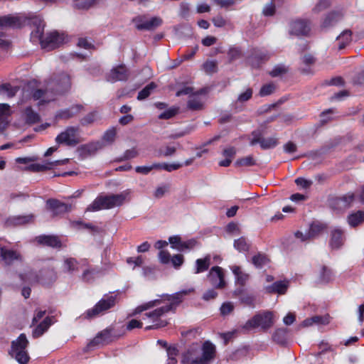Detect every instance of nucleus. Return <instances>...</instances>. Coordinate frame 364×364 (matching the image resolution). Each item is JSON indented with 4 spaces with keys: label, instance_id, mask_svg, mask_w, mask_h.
Here are the masks:
<instances>
[{
    "label": "nucleus",
    "instance_id": "4c0bfd02",
    "mask_svg": "<svg viewBox=\"0 0 364 364\" xmlns=\"http://www.w3.org/2000/svg\"><path fill=\"white\" fill-rule=\"evenodd\" d=\"M101 269L97 268L87 269L83 272L82 279L85 282H91L101 273Z\"/></svg>",
    "mask_w": 364,
    "mask_h": 364
},
{
    "label": "nucleus",
    "instance_id": "6e6552de",
    "mask_svg": "<svg viewBox=\"0 0 364 364\" xmlns=\"http://www.w3.org/2000/svg\"><path fill=\"white\" fill-rule=\"evenodd\" d=\"M116 299V296H105V298L99 301L93 308L88 309L85 312V318L88 319L95 318L111 309L115 305Z\"/></svg>",
    "mask_w": 364,
    "mask_h": 364
},
{
    "label": "nucleus",
    "instance_id": "69168bd1",
    "mask_svg": "<svg viewBox=\"0 0 364 364\" xmlns=\"http://www.w3.org/2000/svg\"><path fill=\"white\" fill-rule=\"evenodd\" d=\"M171 261V263L173 266L178 269L179 268L183 263L184 259L183 256L182 255H173L171 259H170Z\"/></svg>",
    "mask_w": 364,
    "mask_h": 364
},
{
    "label": "nucleus",
    "instance_id": "4468645a",
    "mask_svg": "<svg viewBox=\"0 0 364 364\" xmlns=\"http://www.w3.org/2000/svg\"><path fill=\"white\" fill-rule=\"evenodd\" d=\"M47 208L52 212L53 216H58L70 211L72 206L57 199H48L46 201Z\"/></svg>",
    "mask_w": 364,
    "mask_h": 364
},
{
    "label": "nucleus",
    "instance_id": "aec40b11",
    "mask_svg": "<svg viewBox=\"0 0 364 364\" xmlns=\"http://www.w3.org/2000/svg\"><path fill=\"white\" fill-rule=\"evenodd\" d=\"M34 220V215H14L8 218L5 221L6 227H16L31 223Z\"/></svg>",
    "mask_w": 364,
    "mask_h": 364
},
{
    "label": "nucleus",
    "instance_id": "e433bc0d",
    "mask_svg": "<svg viewBox=\"0 0 364 364\" xmlns=\"http://www.w3.org/2000/svg\"><path fill=\"white\" fill-rule=\"evenodd\" d=\"M242 291L240 289L235 291L234 294L236 296H239L240 294V300L241 303L244 304L246 306L254 307L255 297L249 294L242 293Z\"/></svg>",
    "mask_w": 364,
    "mask_h": 364
},
{
    "label": "nucleus",
    "instance_id": "a18cd8bd",
    "mask_svg": "<svg viewBox=\"0 0 364 364\" xmlns=\"http://www.w3.org/2000/svg\"><path fill=\"white\" fill-rule=\"evenodd\" d=\"M102 148V144L100 141H95L83 146L85 152L89 154H95L98 150Z\"/></svg>",
    "mask_w": 364,
    "mask_h": 364
},
{
    "label": "nucleus",
    "instance_id": "f704fd0d",
    "mask_svg": "<svg viewBox=\"0 0 364 364\" xmlns=\"http://www.w3.org/2000/svg\"><path fill=\"white\" fill-rule=\"evenodd\" d=\"M324 224L320 222H314L311 224L309 229V237L314 239L319 235V234L325 229Z\"/></svg>",
    "mask_w": 364,
    "mask_h": 364
},
{
    "label": "nucleus",
    "instance_id": "9b49d317",
    "mask_svg": "<svg viewBox=\"0 0 364 364\" xmlns=\"http://www.w3.org/2000/svg\"><path fill=\"white\" fill-rule=\"evenodd\" d=\"M208 279L210 284L216 289H224L226 286L225 274L222 267H213L208 274Z\"/></svg>",
    "mask_w": 364,
    "mask_h": 364
},
{
    "label": "nucleus",
    "instance_id": "a211bd4d",
    "mask_svg": "<svg viewBox=\"0 0 364 364\" xmlns=\"http://www.w3.org/2000/svg\"><path fill=\"white\" fill-rule=\"evenodd\" d=\"M342 10L331 11L323 18L321 26L323 28L328 29L335 26L343 18Z\"/></svg>",
    "mask_w": 364,
    "mask_h": 364
},
{
    "label": "nucleus",
    "instance_id": "c756f323",
    "mask_svg": "<svg viewBox=\"0 0 364 364\" xmlns=\"http://www.w3.org/2000/svg\"><path fill=\"white\" fill-rule=\"evenodd\" d=\"M343 242V232L340 229H335L331 232L330 245L333 249L339 248Z\"/></svg>",
    "mask_w": 364,
    "mask_h": 364
},
{
    "label": "nucleus",
    "instance_id": "09e8293b",
    "mask_svg": "<svg viewBox=\"0 0 364 364\" xmlns=\"http://www.w3.org/2000/svg\"><path fill=\"white\" fill-rule=\"evenodd\" d=\"M252 262L256 267L261 268L268 262V259L265 255L259 253L252 257Z\"/></svg>",
    "mask_w": 364,
    "mask_h": 364
},
{
    "label": "nucleus",
    "instance_id": "a19ab883",
    "mask_svg": "<svg viewBox=\"0 0 364 364\" xmlns=\"http://www.w3.org/2000/svg\"><path fill=\"white\" fill-rule=\"evenodd\" d=\"M17 87H13L10 84H3L0 85V94L6 95L9 97H13L18 92Z\"/></svg>",
    "mask_w": 364,
    "mask_h": 364
},
{
    "label": "nucleus",
    "instance_id": "4be33fe9",
    "mask_svg": "<svg viewBox=\"0 0 364 364\" xmlns=\"http://www.w3.org/2000/svg\"><path fill=\"white\" fill-rule=\"evenodd\" d=\"M112 341L111 331L105 329L100 332L87 345V348L107 344Z\"/></svg>",
    "mask_w": 364,
    "mask_h": 364
},
{
    "label": "nucleus",
    "instance_id": "864d4df0",
    "mask_svg": "<svg viewBox=\"0 0 364 364\" xmlns=\"http://www.w3.org/2000/svg\"><path fill=\"white\" fill-rule=\"evenodd\" d=\"M269 56L267 54L259 51H255V53L251 57L249 58V61L252 66H257L258 63H255V59H257L259 60H267Z\"/></svg>",
    "mask_w": 364,
    "mask_h": 364
},
{
    "label": "nucleus",
    "instance_id": "423d86ee",
    "mask_svg": "<svg viewBox=\"0 0 364 364\" xmlns=\"http://www.w3.org/2000/svg\"><path fill=\"white\" fill-rule=\"evenodd\" d=\"M274 324L273 314L270 311H266L262 314H258L248 320L244 326V328L250 330L255 328H261L263 331H267Z\"/></svg>",
    "mask_w": 364,
    "mask_h": 364
},
{
    "label": "nucleus",
    "instance_id": "6e6d98bb",
    "mask_svg": "<svg viewBox=\"0 0 364 364\" xmlns=\"http://www.w3.org/2000/svg\"><path fill=\"white\" fill-rule=\"evenodd\" d=\"M275 90V85L273 83H269L263 85L259 90V95L264 97L269 95Z\"/></svg>",
    "mask_w": 364,
    "mask_h": 364
},
{
    "label": "nucleus",
    "instance_id": "8fccbe9b",
    "mask_svg": "<svg viewBox=\"0 0 364 364\" xmlns=\"http://www.w3.org/2000/svg\"><path fill=\"white\" fill-rule=\"evenodd\" d=\"M77 262L74 258H68L65 259L63 263V269L65 272H73L77 269Z\"/></svg>",
    "mask_w": 364,
    "mask_h": 364
},
{
    "label": "nucleus",
    "instance_id": "72a5a7b5",
    "mask_svg": "<svg viewBox=\"0 0 364 364\" xmlns=\"http://www.w3.org/2000/svg\"><path fill=\"white\" fill-rule=\"evenodd\" d=\"M364 221V211L358 210L348 217V224L351 227H356Z\"/></svg>",
    "mask_w": 364,
    "mask_h": 364
},
{
    "label": "nucleus",
    "instance_id": "603ef678",
    "mask_svg": "<svg viewBox=\"0 0 364 364\" xmlns=\"http://www.w3.org/2000/svg\"><path fill=\"white\" fill-rule=\"evenodd\" d=\"M198 244V242L195 239H191L187 241H182L181 244V247H177V250L179 251H183L185 250H192Z\"/></svg>",
    "mask_w": 364,
    "mask_h": 364
},
{
    "label": "nucleus",
    "instance_id": "de8ad7c7",
    "mask_svg": "<svg viewBox=\"0 0 364 364\" xmlns=\"http://www.w3.org/2000/svg\"><path fill=\"white\" fill-rule=\"evenodd\" d=\"M117 129L114 127L108 129L102 136V140L109 144H112L116 138Z\"/></svg>",
    "mask_w": 364,
    "mask_h": 364
},
{
    "label": "nucleus",
    "instance_id": "774afa93",
    "mask_svg": "<svg viewBox=\"0 0 364 364\" xmlns=\"http://www.w3.org/2000/svg\"><path fill=\"white\" fill-rule=\"evenodd\" d=\"M352 81L354 85L364 86V69L355 75Z\"/></svg>",
    "mask_w": 364,
    "mask_h": 364
},
{
    "label": "nucleus",
    "instance_id": "7ed1b4c3",
    "mask_svg": "<svg viewBox=\"0 0 364 364\" xmlns=\"http://www.w3.org/2000/svg\"><path fill=\"white\" fill-rule=\"evenodd\" d=\"M28 341L24 333L11 342L9 354L14 358L20 364H26L29 360V355L27 351Z\"/></svg>",
    "mask_w": 364,
    "mask_h": 364
},
{
    "label": "nucleus",
    "instance_id": "5fc2aeb1",
    "mask_svg": "<svg viewBox=\"0 0 364 364\" xmlns=\"http://www.w3.org/2000/svg\"><path fill=\"white\" fill-rule=\"evenodd\" d=\"M228 55L229 62L232 63L242 57V51L238 48H231L228 53Z\"/></svg>",
    "mask_w": 364,
    "mask_h": 364
},
{
    "label": "nucleus",
    "instance_id": "7c9ffc66",
    "mask_svg": "<svg viewBox=\"0 0 364 364\" xmlns=\"http://www.w3.org/2000/svg\"><path fill=\"white\" fill-rule=\"evenodd\" d=\"M210 255H207L204 258L196 259L194 273L199 274L207 271L210 265Z\"/></svg>",
    "mask_w": 364,
    "mask_h": 364
},
{
    "label": "nucleus",
    "instance_id": "4d7b16f0",
    "mask_svg": "<svg viewBox=\"0 0 364 364\" xmlns=\"http://www.w3.org/2000/svg\"><path fill=\"white\" fill-rule=\"evenodd\" d=\"M203 68L206 73H215L217 71V63L213 60H208L203 64Z\"/></svg>",
    "mask_w": 364,
    "mask_h": 364
},
{
    "label": "nucleus",
    "instance_id": "c85d7f7f",
    "mask_svg": "<svg viewBox=\"0 0 364 364\" xmlns=\"http://www.w3.org/2000/svg\"><path fill=\"white\" fill-rule=\"evenodd\" d=\"M84 109V107L82 105H75L71 106L70 107L62 110L59 116L63 119H70L77 115Z\"/></svg>",
    "mask_w": 364,
    "mask_h": 364
},
{
    "label": "nucleus",
    "instance_id": "680f3d73",
    "mask_svg": "<svg viewBox=\"0 0 364 364\" xmlns=\"http://www.w3.org/2000/svg\"><path fill=\"white\" fill-rule=\"evenodd\" d=\"M331 3L328 0H320L319 2L314 8V11L316 13L321 12V11L328 9Z\"/></svg>",
    "mask_w": 364,
    "mask_h": 364
},
{
    "label": "nucleus",
    "instance_id": "338daca9",
    "mask_svg": "<svg viewBox=\"0 0 364 364\" xmlns=\"http://www.w3.org/2000/svg\"><path fill=\"white\" fill-rule=\"evenodd\" d=\"M295 183L297 186H301L303 188L307 189L311 187L313 182L311 180H307L304 178L299 177L295 180Z\"/></svg>",
    "mask_w": 364,
    "mask_h": 364
},
{
    "label": "nucleus",
    "instance_id": "20e7f679",
    "mask_svg": "<svg viewBox=\"0 0 364 364\" xmlns=\"http://www.w3.org/2000/svg\"><path fill=\"white\" fill-rule=\"evenodd\" d=\"M70 87V77L65 73L55 74L47 80V90L55 95L64 94L68 92Z\"/></svg>",
    "mask_w": 364,
    "mask_h": 364
},
{
    "label": "nucleus",
    "instance_id": "13d9d810",
    "mask_svg": "<svg viewBox=\"0 0 364 364\" xmlns=\"http://www.w3.org/2000/svg\"><path fill=\"white\" fill-rule=\"evenodd\" d=\"M252 138L250 140V145L254 146L257 144L261 143V141L262 139V132L260 130H255L252 132Z\"/></svg>",
    "mask_w": 364,
    "mask_h": 364
},
{
    "label": "nucleus",
    "instance_id": "f8f14e48",
    "mask_svg": "<svg viewBox=\"0 0 364 364\" xmlns=\"http://www.w3.org/2000/svg\"><path fill=\"white\" fill-rule=\"evenodd\" d=\"M31 26L32 27L31 41L34 43H39L44 36L45 23L41 18L35 16L31 19Z\"/></svg>",
    "mask_w": 364,
    "mask_h": 364
},
{
    "label": "nucleus",
    "instance_id": "9d476101",
    "mask_svg": "<svg viewBox=\"0 0 364 364\" xmlns=\"http://www.w3.org/2000/svg\"><path fill=\"white\" fill-rule=\"evenodd\" d=\"M136 28L139 31H152L162 23V19L159 17H152L148 19L146 16H139L133 19Z\"/></svg>",
    "mask_w": 364,
    "mask_h": 364
},
{
    "label": "nucleus",
    "instance_id": "ea45409f",
    "mask_svg": "<svg viewBox=\"0 0 364 364\" xmlns=\"http://www.w3.org/2000/svg\"><path fill=\"white\" fill-rule=\"evenodd\" d=\"M234 247L240 252H245L249 251L250 245L246 238L241 237L234 241Z\"/></svg>",
    "mask_w": 364,
    "mask_h": 364
},
{
    "label": "nucleus",
    "instance_id": "473e14b6",
    "mask_svg": "<svg viewBox=\"0 0 364 364\" xmlns=\"http://www.w3.org/2000/svg\"><path fill=\"white\" fill-rule=\"evenodd\" d=\"M25 120L27 124H33L41 121L40 115L31 107H28L24 111Z\"/></svg>",
    "mask_w": 364,
    "mask_h": 364
},
{
    "label": "nucleus",
    "instance_id": "0e129e2a",
    "mask_svg": "<svg viewBox=\"0 0 364 364\" xmlns=\"http://www.w3.org/2000/svg\"><path fill=\"white\" fill-rule=\"evenodd\" d=\"M178 112V109L171 108L167 109L159 114V118L161 119H168L174 117Z\"/></svg>",
    "mask_w": 364,
    "mask_h": 364
},
{
    "label": "nucleus",
    "instance_id": "58836bf2",
    "mask_svg": "<svg viewBox=\"0 0 364 364\" xmlns=\"http://www.w3.org/2000/svg\"><path fill=\"white\" fill-rule=\"evenodd\" d=\"M193 291V288H189L188 289L181 290L173 295H167V299L168 301H172L176 304H178L182 301V299L184 296L188 295Z\"/></svg>",
    "mask_w": 364,
    "mask_h": 364
},
{
    "label": "nucleus",
    "instance_id": "f3484780",
    "mask_svg": "<svg viewBox=\"0 0 364 364\" xmlns=\"http://www.w3.org/2000/svg\"><path fill=\"white\" fill-rule=\"evenodd\" d=\"M205 93L206 90L205 88H202L191 95L187 102V108L192 111H200L203 109L204 101L200 95H205Z\"/></svg>",
    "mask_w": 364,
    "mask_h": 364
},
{
    "label": "nucleus",
    "instance_id": "2eb2a0df",
    "mask_svg": "<svg viewBox=\"0 0 364 364\" xmlns=\"http://www.w3.org/2000/svg\"><path fill=\"white\" fill-rule=\"evenodd\" d=\"M354 198L353 193H348L341 197H336L331 200L330 205L333 209L343 210L350 206L354 200Z\"/></svg>",
    "mask_w": 364,
    "mask_h": 364
},
{
    "label": "nucleus",
    "instance_id": "c9c22d12",
    "mask_svg": "<svg viewBox=\"0 0 364 364\" xmlns=\"http://www.w3.org/2000/svg\"><path fill=\"white\" fill-rule=\"evenodd\" d=\"M248 352L249 348L247 346L238 348L228 355V360L232 361L241 360L247 355Z\"/></svg>",
    "mask_w": 364,
    "mask_h": 364
},
{
    "label": "nucleus",
    "instance_id": "6ab92c4d",
    "mask_svg": "<svg viewBox=\"0 0 364 364\" xmlns=\"http://www.w3.org/2000/svg\"><path fill=\"white\" fill-rule=\"evenodd\" d=\"M0 259L7 265L11 264L14 261H21V254L15 250H9L0 246Z\"/></svg>",
    "mask_w": 364,
    "mask_h": 364
},
{
    "label": "nucleus",
    "instance_id": "3c124183",
    "mask_svg": "<svg viewBox=\"0 0 364 364\" xmlns=\"http://www.w3.org/2000/svg\"><path fill=\"white\" fill-rule=\"evenodd\" d=\"M98 0H76L75 6L81 9H87L97 3Z\"/></svg>",
    "mask_w": 364,
    "mask_h": 364
},
{
    "label": "nucleus",
    "instance_id": "412c9836",
    "mask_svg": "<svg viewBox=\"0 0 364 364\" xmlns=\"http://www.w3.org/2000/svg\"><path fill=\"white\" fill-rule=\"evenodd\" d=\"M68 161V159L65 160H57L54 161H46L44 164H33L29 165L26 169L33 171V172H40L46 170H50L54 166H58L61 164H65Z\"/></svg>",
    "mask_w": 364,
    "mask_h": 364
},
{
    "label": "nucleus",
    "instance_id": "393cba45",
    "mask_svg": "<svg viewBox=\"0 0 364 364\" xmlns=\"http://www.w3.org/2000/svg\"><path fill=\"white\" fill-rule=\"evenodd\" d=\"M288 282L277 281L272 284L265 287L266 291L269 294L277 293L279 294H284L288 289Z\"/></svg>",
    "mask_w": 364,
    "mask_h": 364
},
{
    "label": "nucleus",
    "instance_id": "37998d69",
    "mask_svg": "<svg viewBox=\"0 0 364 364\" xmlns=\"http://www.w3.org/2000/svg\"><path fill=\"white\" fill-rule=\"evenodd\" d=\"M98 113L96 111L92 112L86 114L84 117L80 119V124L82 126H87L98 119Z\"/></svg>",
    "mask_w": 364,
    "mask_h": 364
},
{
    "label": "nucleus",
    "instance_id": "79ce46f5",
    "mask_svg": "<svg viewBox=\"0 0 364 364\" xmlns=\"http://www.w3.org/2000/svg\"><path fill=\"white\" fill-rule=\"evenodd\" d=\"M156 87V85L154 82H151L143 88L139 93L137 99L139 100H143L147 98L152 91Z\"/></svg>",
    "mask_w": 364,
    "mask_h": 364
},
{
    "label": "nucleus",
    "instance_id": "bf43d9fd",
    "mask_svg": "<svg viewBox=\"0 0 364 364\" xmlns=\"http://www.w3.org/2000/svg\"><path fill=\"white\" fill-rule=\"evenodd\" d=\"M252 89L247 88L244 92L239 95L237 101L239 102H247L252 97Z\"/></svg>",
    "mask_w": 364,
    "mask_h": 364
},
{
    "label": "nucleus",
    "instance_id": "f03ea898",
    "mask_svg": "<svg viewBox=\"0 0 364 364\" xmlns=\"http://www.w3.org/2000/svg\"><path fill=\"white\" fill-rule=\"evenodd\" d=\"M129 195L127 191L119 194L99 196L87 208V211H97L101 209H110L122 205Z\"/></svg>",
    "mask_w": 364,
    "mask_h": 364
},
{
    "label": "nucleus",
    "instance_id": "5701e85b",
    "mask_svg": "<svg viewBox=\"0 0 364 364\" xmlns=\"http://www.w3.org/2000/svg\"><path fill=\"white\" fill-rule=\"evenodd\" d=\"M22 26L21 19L15 16L6 15L0 16V27L1 28H18Z\"/></svg>",
    "mask_w": 364,
    "mask_h": 364
},
{
    "label": "nucleus",
    "instance_id": "f257e3e1",
    "mask_svg": "<svg viewBox=\"0 0 364 364\" xmlns=\"http://www.w3.org/2000/svg\"><path fill=\"white\" fill-rule=\"evenodd\" d=\"M215 354V346L207 341L203 346L196 343L191 345L183 354V364H210Z\"/></svg>",
    "mask_w": 364,
    "mask_h": 364
},
{
    "label": "nucleus",
    "instance_id": "b1692460",
    "mask_svg": "<svg viewBox=\"0 0 364 364\" xmlns=\"http://www.w3.org/2000/svg\"><path fill=\"white\" fill-rule=\"evenodd\" d=\"M38 244L51 247H60L61 242L57 236L55 235H40L36 237Z\"/></svg>",
    "mask_w": 364,
    "mask_h": 364
},
{
    "label": "nucleus",
    "instance_id": "0eeeda50",
    "mask_svg": "<svg viewBox=\"0 0 364 364\" xmlns=\"http://www.w3.org/2000/svg\"><path fill=\"white\" fill-rule=\"evenodd\" d=\"M55 141L58 144L75 146L81 142V139L79 136V128L77 127H68L56 136Z\"/></svg>",
    "mask_w": 364,
    "mask_h": 364
},
{
    "label": "nucleus",
    "instance_id": "dca6fc26",
    "mask_svg": "<svg viewBox=\"0 0 364 364\" xmlns=\"http://www.w3.org/2000/svg\"><path fill=\"white\" fill-rule=\"evenodd\" d=\"M310 31L308 23L301 19H296L289 23V33L296 36H306Z\"/></svg>",
    "mask_w": 364,
    "mask_h": 364
},
{
    "label": "nucleus",
    "instance_id": "2f4dec72",
    "mask_svg": "<svg viewBox=\"0 0 364 364\" xmlns=\"http://www.w3.org/2000/svg\"><path fill=\"white\" fill-rule=\"evenodd\" d=\"M288 332L289 330L287 328H277L272 336L274 341L279 345H285L287 340Z\"/></svg>",
    "mask_w": 364,
    "mask_h": 364
},
{
    "label": "nucleus",
    "instance_id": "bb28decb",
    "mask_svg": "<svg viewBox=\"0 0 364 364\" xmlns=\"http://www.w3.org/2000/svg\"><path fill=\"white\" fill-rule=\"evenodd\" d=\"M53 323L51 317H46L41 321L32 332L33 338H38L41 336Z\"/></svg>",
    "mask_w": 364,
    "mask_h": 364
},
{
    "label": "nucleus",
    "instance_id": "49530a36",
    "mask_svg": "<svg viewBox=\"0 0 364 364\" xmlns=\"http://www.w3.org/2000/svg\"><path fill=\"white\" fill-rule=\"evenodd\" d=\"M255 160L254 159L253 156H247L245 157L238 159L235 161V165L236 166H252L255 165Z\"/></svg>",
    "mask_w": 364,
    "mask_h": 364
},
{
    "label": "nucleus",
    "instance_id": "a878e982",
    "mask_svg": "<svg viewBox=\"0 0 364 364\" xmlns=\"http://www.w3.org/2000/svg\"><path fill=\"white\" fill-rule=\"evenodd\" d=\"M173 304L172 303L165 306L158 308L151 312L146 313L144 315L146 317L151 318L153 322H155L157 321L160 318V317L164 315L166 313H168V311H171L173 309Z\"/></svg>",
    "mask_w": 364,
    "mask_h": 364
},
{
    "label": "nucleus",
    "instance_id": "1a4fd4ad",
    "mask_svg": "<svg viewBox=\"0 0 364 364\" xmlns=\"http://www.w3.org/2000/svg\"><path fill=\"white\" fill-rule=\"evenodd\" d=\"M63 41V35L54 31L47 33L39 42V44L42 49L49 51L58 48Z\"/></svg>",
    "mask_w": 364,
    "mask_h": 364
},
{
    "label": "nucleus",
    "instance_id": "cd10ccee",
    "mask_svg": "<svg viewBox=\"0 0 364 364\" xmlns=\"http://www.w3.org/2000/svg\"><path fill=\"white\" fill-rule=\"evenodd\" d=\"M338 49L345 48L352 41V31L349 29L344 30L337 38Z\"/></svg>",
    "mask_w": 364,
    "mask_h": 364
},
{
    "label": "nucleus",
    "instance_id": "39448f33",
    "mask_svg": "<svg viewBox=\"0 0 364 364\" xmlns=\"http://www.w3.org/2000/svg\"><path fill=\"white\" fill-rule=\"evenodd\" d=\"M21 277L25 282H28L31 284L40 282L43 285L50 284L57 279L56 272L53 267L43 269L40 271L39 274H36L33 271H29Z\"/></svg>",
    "mask_w": 364,
    "mask_h": 364
},
{
    "label": "nucleus",
    "instance_id": "e2e57ef3",
    "mask_svg": "<svg viewBox=\"0 0 364 364\" xmlns=\"http://www.w3.org/2000/svg\"><path fill=\"white\" fill-rule=\"evenodd\" d=\"M287 73V69L283 65H278L274 67L269 74L272 77L281 76Z\"/></svg>",
    "mask_w": 364,
    "mask_h": 364
},
{
    "label": "nucleus",
    "instance_id": "c03bdc74",
    "mask_svg": "<svg viewBox=\"0 0 364 364\" xmlns=\"http://www.w3.org/2000/svg\"><path fill=\"white\" fill-rule=\"evenodd\" d=\"M278 144V139L276 137L262 138L260 146L262 149H269L275 147Z\"/></svg>",
    "mask_w": 364,
    "mask_h": 364
},
{
    "label": "nucleus",
    "instance_id": "ddd939ff",
    "mask_svg": "<svg viewBox=\"0 0 364 364\" xmlns=\"http://www.w3.org/2000/svg\"><path fill=\"white\" fill-rule=\"evenodd\" d=\"M129 77L128 69L123 65L112 68L107 75L106 79L108 82H115L117 81H125Z\"/></svg>",
    "mask_w": 364,
    "mask_h": 364
},
{
    "label": "nucleus",
    "instance_id": "052dcab7",
    "mask_svg": "<svg viewBox=\"0 0 364 364\" xmlns=\"http://www.w3.org/2000/svg\"><path fill=\"white\" fill-rule=\"evenodd\" d=\"M138 156V151L135 149L127 150L123 156L119 159V161L134 159Z\"/></svg>",
    "mask_w": 364,
    "mask_h": 364
}]
</instances>
